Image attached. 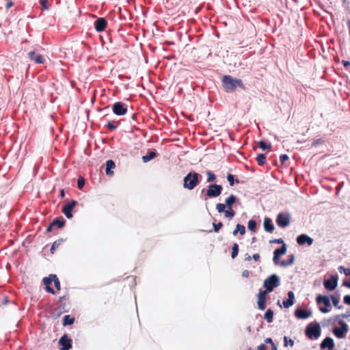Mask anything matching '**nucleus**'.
<instances>
[{"mask_svg":"<svg viewBox=\"0 0 350 350\" xmlns=\"http://www.w3.org/2000/svg\"><path fill=\"white\" fill-rule=\"evenodd\" d=\"M286 342L287 341V338H285ZM287 346V343L286 342V347Z\"/></svg>","mask_w":350,"mask_h":350,"instance_id":"56","label":"nucleus"},{"mask_svg":"<svg viewBox=\"0 0 350 350\" xmlns=\"http://www.w3.org/2000/svg\"><path fill=\"white\" fill-rule=\"evenodd\" d=\"M334 347V340L330 337H326L321 344V349L328 348V349L331 350Z\"/></svg>","mask_w":350,"mask_h":350,"instance_id":"20","label":"nucleus"},{"mask_svg":"<svg viewBox=\"0 0 350 350\" xmlns=\"http://www.w3.org/2000/svg\"><path fill=\"white\" fill-rule=\"evenodd\" d=\"M216 209L219 213H224L225 217L228 218H232L235 215V212L232 209V207H227L224 204L218 203L216 205Z\"/></svg>","mask_w":350,"mask_h":350,"instance_id":"9","label":"nucleus"},{"mask_svg":"<svg viewBox=\"0 0 350 350\" xmlns=\"http://www.w3.org/2000/svg\"><path fill=\"white\" fill-rule=\"evenodd\" d=\"M338 279L337 275H332L329 279L325 280V288L330 291L335 289L338 284Z\"/></svg>","mask_w":350,"mask_h":350,"instance_id":"14","label":"nucleus"},{"mask_svg":"<svg viewBox=\"0 0 350 350\" xmlns=\"http://www.w3.org/2000/svg\"><path fill=\"white\" fill-rule=\"evenodd\" d=\"M297 242L300 245H303L305 243L311 245L313 243V239L308 235L303 234L297 237Z\"/></svg>","mask_w":350,"mask_h":350,"instance_id":"18","label":"nucleus"},{"mask_svg":"<svg viewBox=\"0 0 350 350\" xmlns=\"http://www.w3.org/2000/svg\"><path fill=\"white\" fill-rule=\"evenodd\" d=\"M285 159H286V160H287L288 159V156L286 154Z\"/></svg>","mask_w":350,"mask_h":350,"instance_id":"57","label":"nucleus"},{"mask_svg":"<svg viewBox=\"0 0 350 350\" xmlns=\"http://www.w3.org/2000/svg\"><path fill=\"white\" fill-rule=\"evenodd\" d=\"M46 2V0H40V3L42 6L45 5V3Z\"/></svg>","mask_w":350,"mask_h":350,"instance_id":"54","label":"nucleus"},{"mask_svg":"<svg viewBox=\"0 0 350 350\" xmlns=\"http://www.w3.org/2000/svg\"><path fill=\"white\" fill-rule=\"evenodd\" d=\"M60 196L62 198H64L65 196V192H64V189H62L61 191H60Z\"/></svg>","mask_w":350,"mask_h":350,"instance_id":"53","label":"nucleus"},{"mask_svg":"<svg viewBox=\"0 0 350 350\" xmlns=\"http://www.w3.org/2000/svg\"><path fill=\"white\" fill-rule=\"evenodd\" d=\"M75 318L72 317L70 315H65L63 318V325H70L74 323Z\"/></svg>","mask_w":350,"mask_h":350,"instance_id":"25","label":"nucleus"},{"mask_svg":"<svg viewBox=\"0 0 350 350\" xmlns=\"http://www.w3.org/2000/svg\"><path fill=\"white\" fill-rule=\"evenodd\" d=\"M331 299L332 301L334 306L338 307V305L339 304V298L334 296H331ZM338 308H340V307L338 306Z\"/></svg>","mask_w":350,"mask_h":350,"instance_id":"42","label":"nucleus"},{"mask_svg":"<svg viewBox=\"0 0 350 350\" xmlns=\"http://www.w3.org/2000/svg\"><path fill=\"white\" fill-rule=\"evenodd\" d=\"M237 200V198L234 195H230L225 200V205L227 207H232V204Z\"/></svg>","mask_w":350,"mask_h":350,"instance_id":"24","label":"nucleus"},{"mask_svg":"<svg viewBox=\"0 0 350 350\" xmlns=\"http://www.w3.org/2000/svg\"><path fill=\"white\" fill-rule=\"evenodd\" d=\"M64 241V239L61 238L53 242V243L52 244V246L51 247V252L52 254H54L55 253V251L57 248L59 247V245H62V243Z\"/></svg>","mask_w":350,"mask_h":350,"instance_id":"26","label":"nucleus"},{"mask_svg":"<svg viewBox=\"0 0 350 350\" xmlns=\"http://www.w3.org/2000/svg\"><path fill=\"white\" fill-rule=\"evenodd\" d=\"M202 176L197 172L188 173L183 179V187L189 190L193 189L200 183Z\"/></svg>","mask_w":350,"mask_h":350,"instance_id":"1","label":"nucleus"},{"mask_svg":"<svg viewBox=\"0 0 350 350\" xmlns=\"http://www.w3.org/2000/svg\"><path fill=\"white\" fill-rule=\"evenodd\" d=\"M317 303L318 305L323 304L324 307L319 306V310L323 313H327L329 312L328 307L330 306V301L328 297L319 295L317 297Z\"/></svg>","mask_w":350,"mask_h":350,"instance_id":"8","label":"nucleus"},{"mask_svg":"<svg viewBox=\"0 0 350 350\" xmlns=\"http://www.w3.org/2000/svg\"><path fill=\"white\" fill-rule=\"evenodd\" d=\"M252 258L255 261H258L260 260V255L258 254H254L252 256Z\"/></svg>","mask_w":350,"mask_h":350,"instance_id":"48","label":"nucleus"},{"mask_svg":"<svg viewBox=\"0 0 350 350\" xmlns=\"http://www.w3.org/2000/svg\"><path fill=\"white\" fill-rule=\"evenodd\" d=\"M258 146L262 150H268L270 149L271 145L270 144H267L264 141H260L258 142Z\"/></svg>","mask_w":350,"mask_h":350,"instance_id":"35","label":"nucleus"},{"mask_svg":"<svg viewBox=\"0 0 350 350\" xmlns=\"http://www.w3.org/2000/svg\"><path fill=\"white\" fill-rule=\"evenodd\" d=\"M265 343H269L271 346V350H277V347L271 338H267L265 340Z\"/></svg>","mask_w":350,"mask_h":350,"instance_id":"39","label":"nucleus"},{"mask_svg":"<svg viewBox=\"0 0 350 350\" xmlns=\"http://www.w3.org/2000/svg\"><path fill=\"white\" fill-rule=\"evenodd\" d=\"M116 167L115 163L112 160H108L106 162V174L109 176L113 174V172L111 170Z\"/></svg>","mask_w":350,"mask_h":350,"instance_id":"22","label":"nucleus"},{"mask_svg":"<svg viewBox=\"0 0 350 350\" xmlns=\"http://www.w3.org/2000/svg\"><path fill=\"white\" fill-rule=\"evenodd\" d=\"M206 175H207V180L206 181L208 183H212L213 181H215L216 180V176L215 174L212 172L211 171H207L206 172Z\"/></svg>","mask_w":350,"mask_h":350,"instance_id":"34","label":"nucleus"},{"mask_svg":"<svg viewBox=\"0 0 350 350\" xmlns=\"http://www.w3.org/2000/svg\"><path fill=\"white\" fill-rule=\"evenodd\" d=\"M258 350H267V347L264 344H261L258 346Z\"/></svg>","mask_w":350,"mask_h":350,"instance_id":"49","label":"nucleus"},{"mask_svg":"<svg viewBox=\"0 0 350 350\" xmlns=\"http://www.w3.org/2000/svg\"><path fill=\"white\" fill-rule=\"evenodd\" d=\"M222 190L223 187L220 185H209L206 192V196L207 198H217L221 194Z\"/></svg>","mask_w":350,"mask_h":350,"instance_id":"7","label":"nucleus"},{"mask_svg":"<svg viewBox=\"0 0 350 350\" xmlns=\"http://www.w3.org/2000/svg\"><path fill=\"white\" fill-rule=\"evenodd\" d=\"M282 304L284 306V300L282 301Z\"/></svg>","mask_w":350,"mask_h":350,"instance_id":"58","label":"nucleus"},{"mask_svg":"<svg viewBox=\"0 0 350 350\" xmlns=\"http://www.w3.org/2000/svg\"><path fill=\"white\" fill-rule=\"evenodd\" d=\"M28 57L36 64H43L44 58L40 54H36L35 51H30L28 53Z\"/></svg>","mask_w":350,"mask_h":350,"instance_id":"19","label":"nucleus"},{"mask_svg":"<svg viewBox=\"0 0 350 350\" xmlns=\"http://www.w3.org/2000/svg\"><path fill=\"white\" fill-rule=\"evenodd\" d=\"M250 272L248 271V270H244L243 272H242V276L243 278H248L249 275H250Z\"/></svg>","mask_w":350,"mask_h":350,"instance_id":"46","label":"nucleus"},{"mask_svg":"<svg viewBox=\"0 0 350 350\" xmlns=\"http://www.w3.org/2000/svg\"><path fill=\"white\" fill-rule=\"evenodd\" d=\"M256 222L253 219L250 220L248 222L249 230L254 232L256 230Z\"/></svg>","mask_w":350,"mask_h":350,"instance_id":"37","label":"nucleus"},{"mask_svg":"<svg viewBox=\"0 0 350 350\" xmlns=\"http://www.w3.org/2000/svg\"><path fill=\"white\" fill-rule=\"evenodd\" d=\"M290 222V216L287 214H286V221H285V224H286V227L288 225Z\"/></svg>","mask_w":350,"mask_h":350,"instance_id":"50","label":"nucleus"},{"mask_svg":"<svg viewBox=\"0 0 350 350\" xmlns=\"http://www.w3.org/2000/svg\"><path fill=\"white\" fill-rule=\"evenodd\" d=\"M306 335L308 338L312 339L318 338L321 335V327L318 323H310L307 325L305 331Z\"/></svg>","mask_w":350,"mask_h":350,"instance_id":"6","label":"nucleus"},{"mask_svg":"<svg viewBox=\"0 0 350 350\" xmlns=\"http://www.w3.org/2000/svg\"><path fill=\"white\" fill-rule=\"evenodd\" d=\"M157 156L154 152H150L148 154L142 157V160L144 163L148 162Z\"/></svg>","mask_w":350,"mask_h":350,"instance_id":"31","label":"nucleus"},{"mask_svg":"<svg viewBox=\"0 0 350 350\" xmlns=\"http://www.w3.org/2000/svg\"><path fill=\"white\" fill-rule=\"evenodd\" d=\"M214 231L218 232L223 226V224L221 222H219L218 224H213Z\"/></svg>","mask_w":350,"mask_h":350,"instance_id":"41","label":"nucleus"},{"mask_svg":"<svg viewBox=\"0 0 350 350\" xmlns=\"http://www.w3.org/2000/svg\"><path fill=\"white\" fill-rule=\"evenodd\" d=\"M239 253V245L237 243H234L232 247V253L231 257L232 258H235Z\"/></svg>","mask_w":350,"mask_h":350,"instance_id":"32","label":"nucleus"},{"mask_svg":"<svg viewBox=\"0 0 350 350\" xmlns=\"http://www.w3.org/2000/svg\"><path fill=\"white\" fill-rule=\"evenodd\" d=\"M113 112L116 115L123 116L127 113V108L124 103L117 102L113 105Z\"/></svg>","mask_w":350,"mask_h":350,"instance_id":"13","label":"nucleus"},{"mask_svg":"<svg viewBox=\"0 0 350 350\" xmlns=\"http://www.w3.org/2000/svg\"><path fill=\"white\" fill-rule=\"evenodd\" d=\"M85 179L84 178L80 176L79 178H78V180H77V187L79 189H82L85 185Z\"/></svg>","mask_w":350,"mask_h":350,"instance_id":"38","label":"nucleus"},{"mask_svg":"<svg viewBox=\"0 0 350 350\" xmlns=\"http://www.w3.org/2000/svg\"><path fill=\"white\" fill-rule=\"evenodd\" d=\"M54 282L55 287L56 288L57 291H60L61 289V285L60 282L57 278V276L55 274H51L49 277L44 278L43 279V282L45 284V288L46 291L48 293H50L51 294H55V291L53 288L51 287V284L52 282Z\"/></svg>","mask_w":350,"mask_h":350,"instance_id":"2","label":"nucleus"},{"mask_svg":"<svg viewBox=\"0 0 350 350\" xmlns=\"http://www.w3.org/2000/svg\"><path fill=\"white\" fill-rule=\"evenodd\" d=\"M312 313L310 311L302 308H297L295 312V315L297 318L301 319H305L311 316Z\"/></svg>","mask_w":350,"mask_h":350,"instance_id":"17","label":"nucleus"},{"mask_svg":"<svg viewBox=\"0 0 350 350\" xmlns=\"http://www.w3.org/2000/svg\"><path fill=\"white\" fill-rule=\"evenodd\" d=\"M288 299L286 300V308H288L294 304L295 297L293 291H289L288 293Z\"/></svg>","mask_w":350,"mask_h":350,"instance_id":"27","label":"nucleus"},{"mask_svg":"<svg viewBox=\"0 0 350 350\" xmlns=\"http://www.w3.org/2000/svg\"><path fill=\"white\" fill-rule=\"evenodd\" d=\"M293 260H294V257L292 255V256H291V258H290L288 262L286 261V265L293 264Z\"/></svg>","mask_w":350,"mask_h":350,"instance_id":"47","label":"nucleus"},{"mask_svg":"<svg viewBox=\"0 0 350 350\" xmlns=\"http://www.w3.org/2000/svg\"><path fill=\"white\" fill-rule=\"evenodd\" d=\"M276 222L279 226L282 227V228L284 227V213H280L278 215L277 219H276Z\"/></svg>","mask_w":350,"mask_h":350,"instance_id":"30","label":"nucleus"},{"mask_svg":"<svg viewBox=\"0 0 350 350\" xmlns=\"http://www.w3.org/2000/svg\"><path fill=\"white\" fill-rule=\"evenodd\" d=\"M256 161L259 165H264L267 162L265 154H258L256 157Z\"/></svg>","mask_w":350,"mask_h":350,"instance_id":"28","label":"nucleus"},{"mask_svg":"<svg viewBox=\"0 0 350 350\" xmlns=\"http://www.w3.org/2000/svg\"><path fill=\"white\" fill-rule=\"evenodd\" d=\"M263 226L265 230L268 232H272L274 229L272 220L269 217L265 218Z\"/></svg>","mask_w":350,"mask_h":350,"instance_id":"21","label":"nucleus"},{"mask_svg":"<svg viewBox=\"0 0 350 350\" xmlns=\"http://www.w3.org/2000/svg\"><path fill=\"white\" fill-rule=\"evenodd\" d=\"M340 327H335L333 329V333L338 338H342L345 336V333L348 331L347 325L342 321H339Z\"/></svg>","mask_w":350,"mask_h":350,"instance_id":"10","label":"nucleus"},{"mask_svg":"<svg viewBox=\"0 0 350 350\" xmlns=\"http://www.w3.org/2000/svg\"><path fill=\"white\" fill-rule=\"evenodd\" d=\"M222 84L224 88H242L243 86L241 79L233 78L230 75L223 77Z\"/></svg>","mask_w":350,"mask_h":350,"instance_id":"5","label":"nucleus"},{"mask_svg":"<svg viewBox=\"0 0 350 350\" xmlns=\"http://www.w3.org/2000/svg\"><path fill=\"white\" fill-rule=\"evenodd\" d=\"M54 226H52V224L51 223L50 225L48 226V228H46V231L48 232H51L52 231V228H53Z\"/></svg>","mask_w":350,"mask_h":350,"instance_id":"52","label":"nucleus"},{"mask_svg":"<svg viewBox=\"0 0 350 350\" xmlns=\"http://www.w3.org/2000/svg\"><path fill=\"white\" fill-rule=\"evenodd\" d=\"M346 1H347V0H343V2H346Z\"/></svg>","mask_w":350,"mask_h":350,"instance_id":"59","label":"nucleus"},{"mask_svg":"<svg viewBox=\"0 0 350 350\" xmlns=\"http://www.w3.org/2000/svg\"><path fill=\"white\" fill-rule=\"evenodd\" d=\"M284 159H285L284 154H281L280 156V160L282 164L284 163Z\"/></svg>","mask_w":350,"mask_h":350,"instance_id":"51","label":"nucleus"},{"mask_svg":"<svg viewBox=\"0 0 350 350\" xmlns=\"http://www.w3.org/2000/svg\"><path fill=\"white\" fill-rule=\"evenodd\" d=\"M265 319L267 320L268 323H271L273 321V312L271 310L269 309L266 311L265 316Z\"/></svg>","mask_w":350,"mask_h":350,"instance_id":"33","label":"nucleus"},{"mask_svg":"<svg viewBox=\"0 0 350 350\" xmlns=\"http://www.w3.org/2000/svg\"><path fill=\"white\" fill-rule=\"evenodd\" d=\"M344 302L346 304L350 305V295H345L344 297Z\"/></svg>","mask_w":350,"mask_h":350,"instance_id":"45","label":"nucleus"},{"mask_svg":"<svg viewBox=\"0 0 350 350\" xmlns=\"http://www.w3.org/2000/svg\"><path fill=\"white\" fill-rule=\"evenodd\" d=\"M106 126L109 129V130H115L117 128V126L113 123V122H108L106 124Z\"/></svg>","mask_w":350,"mask_h":350,"instance_id":"43","label":"nucleus"},{"mask_svg":"<svg viewBox=\"0 0 350 350\" xmlns=\"http://www.w3.org/2000/svg\"><path fill=\"white\" fill-rule=\"evenodd\" d=\"M239 232L241 235L244 234L245 232V228L243 225L237 224L236 226V229L233 231V235H237V234Z\"/></svg>","mask_w":350,"mask_h":350,"instance_id":"29","label":"nucleus"},{"mask_svg":"<svg viewBox=\"0 0 350 350\" xmlns=\"http://www.w3.org/2000/svg\"><path fill=\"white\" fill-rule=\"evenodd\" d=\"M271 243H282V245L274 251L273 252V261L274 264L278 265H284V261H280V256L284 254V240L280 238L278 239H274L270 241Z\"/></svg>","mask_w":350,"mask_h":350,"instance_id":"4","label":"nucleus"},{"mask_svg":"<svg viewBox=\"0 0 350 350\" xmlns=\"http://www.w3.org/2000/svg\"><path fill=\"white\" fill-rule=\"evenodd\" d=\"M227 180L229 182L230 186H233L234 184V176L232 174H228Z\"/></svg>","mask_w":350,"mask_h":350,"instance_id":"40","label":"nucleus"},{"mask_svg":"<svg viewBox=\"0 0 350 350\" xmlns=\"http://www.w3.org/2000/svg\"><path fill=\"white\" fill-rule=\"evenodd\" d=\"M280 284L278 276L275 274L271 275L263 282V286L265 288L264 291L270 293L274 288L278 287Z\"/></svg>","mask_w":350,"mask_h":350,"instance_id":"3","label":"nucleus"},{"mask_svg":"<svg viewBox=\"0 0 350 350\" xmlns=\"http://www.w3.org/2000/svg\"><path fill=\"white\" fill-rule=\"evenodd\" d=\"M269 293L260 290L258 294V308L260 310H263L266 308V300H267V295Z\"/></svg>","mask_w":350,"mask_h":350,"instance_id":"12","label":"nucleus"},{"mask_svg":"<svg viewBox=\"0 0 350 350\" xmlns=\"http://www.w3.org/2000/svg\"><path fill=\"white\" fill-rule=\"evenodd\" d=\"M107 25V22L105 18H98L94 23L96 30L98 32L103 31Z\"/></svg>","mask_w":350,"mask_h":350,"instance_id":"16","label":"nucleus"},{"mask_svg":"<svg viewBox=\"0 0 350 350\" xmlns=\"http://www.w3.org/2000/svg\"><path fill=\"white\" fill-rule=\"evenodd\" d=\"M342 64L345 66L346 70L350 72V62L349 61L342 60Z\"/></svg>","mask_w":350,"mask_h":350,"instance_id":"44","label":"nucleus"},{"mask_svg":"<svg viewBox=\"0 0 350 350\" xmlns=\"http://www.w3.org/2000/svg\"><path fill=\"white\" fill-rule=\"evenodd\" d=\"M65 223H66V221L64 219L63 217L55 218L51 222L52 226H53L54 227L57 226L59 228H61L63 226H64Z\"/></svg>","mask_w":350,"mask_h":350,"instance_id":"23","label":"nucleus"},{"mask_svg":"<svg viewBox=\"0 0 350 350\" xmlns=\"http://www.w3.org/2000/svg\"><path fill=\"white\" fill-rule=\"evenodd\" d=\"M77 204V202L75 200L70 201L66 205L64 206L62 208V213L66 215V217L68 219L72 218L73 215L72 214V211L74 207Z\"/></svg>","mask_w":350,"mask_h":350,"instance_id":"11","label":"nucleus"},{"mask_svg":"<svg viewBox=\"0 0 350 350\" xmlns=\"http://www.w3.org/2000/svg\"><path fill=\"white\" fill-rule=\"evenodd\" d=\"M59 344L62 346L60 350H69L72 347V340L66 335L60 338Z\"/></svg>","mask_w":350,"mask_h":350,"instance_id":"15","label":"nucleus"},{"mask_svg":"<svg viewBox=\"0 0 350 350\" xmlns=\"http://www.w3.org/2000/svg\"><path fill=\"white\" fill-rule=\"evenodd\" d=\"M252 258V257L250 256H248L247 257L245 258V260H250Z\"/></svg>","mask_w":350,"mask_h":350,"instance_id":"55","label":"nucleus"},{"mask_svg":"<svg viewBox=\"0 0 350 350\" xmlns=\"http://www.w3.org/2000/svg\"><path fill=\"white\" fill-rule=\"evenodd\" d=\"M340 273H344V274L347 276L350 275V269L349 268H345L343 266H340L338 268Z\"/></svg>","mask_w":350,"mask_h":350,"instance_id":"36","label":"nucleus"}]
</instances>
